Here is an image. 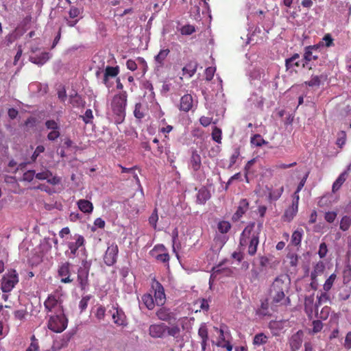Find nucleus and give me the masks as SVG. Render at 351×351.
I'll return each instance as SVG.
<instances>
[{
  "label": "nucleus",
  "mask_w": 351,
  "mask_h": 351,
  "mask_svg": "<svg viewBox=\"0 0 351 351\" xmlns=\"http://www.w3.org/2000/svg\"><path fill=\"white\" fill-rule=\"evenodd\" d=\"M85 239L82 235L74 234L66 237L62 244L67 247L64 254L69 259H74L79 255V252L84 249Z\"/></svg>",
  "instance_id": "nucleus-1"
},
{
  "label": "nucleus",
  "mask_w": 351,
  "mask_h": 351,
  "mask_svg": "<svg viewBox=\"0 0 351 351\" xmlns=\"http://www.w3.org/2000/svg\"><path fill=\"white\" fill-rule=\"evenodd\" d=\"M127 105V93L123 91L114 96L111 102V109L114 121L116 124L121 123L125 117V107Z\"/></svg>",
  "instance_id": "nucleus-2"
},
{
  "label": "nucleus",
  "mask_w": 351,
  "mask_h": 351,
  "mask_svg": "<svg viewBox=\"0 0 351 351\" xmlns=\"http://www.w3.org/2000/svg\"><path fill=\"white\" fill-rule=\"evenodd\" d=\"M288 278L280 276L276 278L270 289V295L274 303L285 304L289 299H285V291L288 289Z\"/></svg>",
  "instance_id": "nucleus-3"
},
{
  "label": "nucleus",
  "mask_w": 351,
  "mask_h": 351,
  "mask_svg": "<svg viewBox=\"0 0 351 351\" xmlns=\"http://www.w3.org/2000/svg\"><path fill=\"white\" fill-rule=\"evenodd\" d=\"M45 310L47 313L54 314L64 313L61 296L58 292L48 295L44 302Z\"/></svg>",
  "instance_id": "nucleus-4"
},
{
  "label": "nucleus",
  "mask_w": 351,
  "mask_h": 351,
  "mask_svg": "<svg viewBox=\"0 0 351 351\" xmlns=\"http://www.w3.org/2000/svg\"><path fill=\"white\" fill-rule=\"evenodd\" d=\"M67 326V319L64 313L51 315L48 322V328L55 332H61Z\"/></svg>",
  "instance_id": "nucleus-5"
},
{
  "label": "nucleus",
  "mask_w": 351,
  "mask_h": 351,
  "mask_svg": "<svg viewBox=\"0 0 351 351\" xmlns=\"http://www.w3.org/2000/svg\"><path fill=\"white\" fill-rule=\"evenodd\" d=\"M19 282V276L14 269L9 271L1 279V290L4 293L11 291Z\"/></svg>",
  "instance_id": "nucleus-6"
},
{
  "label": "nucleus",
  "mask_w": 351,
  "mask_h": 351,
  "mask_svg": "<svg viewBox=\"0 0 351 351\" xmlns=\"http://www.w3.org/2000/svg\"><path fill=\"white\" fill-rule=\"evenodd\" d=\"M108 313L111 314L112 320L116 325L122 327H125L128 325L126 315L117 304H113Z\"/></svg>",
  "instance_id": "nucleus-7"
},
{
  "label": "nucleus",
  "mask_w": 351,
  "mask_h": 351,
  "mask_svg": "<svg viewBox=\"0 0 351 351\" xmlns=\"http://www.w3.org/2000/svg\"><path fill=\"white\" fill-rule=\"evenodd\" d=\"M82 267L77 270V282L82 289H85L88 282V274L90 264L86 260L82 261Z\"/></svg>",
  "instance_id": "nucleus-8"
},
{
  "label": "nucleus",
  "mask_w": 351,
  "mask_h": 351,
  "mask_svg": "<svg viewBox=\"0 0 351 351\" xmlns=\"http://www.w3.org/2000/svg\"><path fill=\"white\" fill-rule=\"evenodd\" d=\"M58 277L62 283L68 284L73 281L71 278V263L69 262L62 263L58 267Z\"/></svg>",
  "instance_id": "nucleus-9"
},
{
  "label": "nucleus",
  "mask_w": 351,
  "mask_h": 351,
  "mask_svg": "<svg viewBox=\"0 0 351 351\" xmlns=\"http://www.w3.org/2000/svg\"><path fill=\"white\" fill-rule=\"evenodd\" d=\"M151 256L157 261L169 264V255L165 247L160 244L156 245L151 251Z\"/></svg>",
  "instance_id": "nucleus-10"
},
{
  "label": "nucleus",
  "mask_w": 351,
  "mask_h": 351,
  "mask_svg": "<svg viewBox=\"0 0 351 351\" xmlns=\"http://www.w3.org/2000/svg\"><path fill=\"white\" fill-rule=\"evenodd\" d=\"M119 252L118 246L115 243L108 245L104 256V263L108 265H112L116 261Z\"/></svg>",
  "instance_id": "nucleus-11"
},
{
  "label": "nucleus",
  "mask_w": 351,
  "mask_h": 351,
  "mask_svg": "<svg viewBox=\"0 0 351 351\" xmlns=\"http://www.w3.org/2000/svg\"><path fill=\"white\" fill-rule=\"evenodd\" d=\"M306 64L303 60H300L298 53H294L291 58L285 60V66L287 71H295V69L300 66L305 67Z\"/></svg>",
  "instance_id": "nucleus-12"
},
{
  "label": "nucleus",
  "mask_w": 351,
  "mask_h": 351,
  "mask_svg": "<svg viewBox=\"0 0 351 351\" xmlns=\"http://www.w3.org/2000/svg\"><path fill=\"white\" fill-rule=\"evenodd\" d=\"M45 127L50 130L47 134V139L51 141H56L60 136V125L54 120H48L45 122Z\"/></svg>",
  "instance_id": "nucleus-13"
},
{
  "label": "nucleus",
  "mask_w": 351,
  "mask_h": 351,
  "mask_svg": "<svg viewBox=\"0 0 351 351\" xmlns=\"http://www.w3.org/2000/svg\"><path fill=\"white\" fill-rule=\"evenodd\" d=\"M36 178L39 180H46L47 182L51 185H57L61 182V178L60 177L53 176L52 172L47 169L41 172L36 173Z\"/></svg>",
  "instance_id": "nucleus-14"
},
{
  "label": "nucleus",
  "mask_w": 351,
  "mask_h": 351,
  "mask_svg": "<svg viewBox=\"0 0 351 351\" xmlns=\"http://www.w3.org/2000/svg\"><path fill=\"white\" fill-rule=\"evenodd\" d=\"M167 325L163 323L150 325L149 334L153 338H165L166 337Z\"/></svg>",
  "instance_id": "nucleus-15"
},
{
  "label": "nucleus",
  "mask_w": 351,
  "mask_h": 351,
  "mask_svg": "<svg viewBox=\"0 0 351 351\" xmlns=\"http://www.w3.org/2000/svg\"><path fill=\"white\" fill-rule=\"evenodd\" d=\"M154 289V301L158 306H162L166 301V295L162 285L159 282H156L153 285Z\"/></svg>",
  "instance_id": "nucleus-16"
},
{
  "label": "nucleus",
  "mask_w": 351,
  "mask_h": 351,
  "mask_svg": "<svg viewBox=\"0 0 351 351\" xmlns=\"http://www.w3.org/2000/svg\"><path fill=\"white\" fill-rule=\"evenodd\" d=\"M169 53L170 51L169 49H160L158 53L154 57L155 70L156 71H160L164 67L165 60Z\"/></svg>",
  "instance_id": "nucleus-17"
},
{
  "label": "nucleus",
  "mask_w": 351,
  "mask_h": 351,
  "mask_svg": "<svg viewBox=\"0 0 351 351\" xmlns=\"http://www.w3.org/2000/svg\"><path fill=\"white\" fill-rule=\"evenodd\" d=\"M304 332L300 330L294 333L289 339V346L292 351L298 350L303 342Z\"/></svg>",
  "instance_id": "nucleus-18"
},
{
  "label": "nucleus",
  "mask_w": 351,
  "mask_h": 351,
  "mask_svg": "<svg viewBox=\"0 0 351 351\" xmlns=\"http://www.w3.org/2000/svg\"><path fill=\"white\" fill-rule=\"evenodd\" d=\"M195 105L193 97L190 94L183 95L180 99L179 109L184 112L192 110Z\"/></svg>",
  "instance_id": "nucleus-19"
},
{
  "label": "nucleus",
  "mask_w": 351,
  "mask_h": 351,
  "mask_svg": "<svg viewBox=\"0 0 351 351\" xmlns=\"http://www.w3.org/2000/svg\"><path fill=\"white\" fill-rule=\"evenodd\" d=\"M156 314L157 317L161 321L169 322L171 319H175L174 314L169 308L166 307L160 308L157 310Z\"/></svg>",
  "instance_id": "nucleus-20"
},
{
  "label": "nucleus",
  "mask_w": 351,
  "mask_h": 351,
  "mask_svg": "<svg viewBox=\"0 0 351 351\" xmlns=\"http://www.w3.org/2000/svg\"><path fill=\"white\" fill-rule=\"evenodd\" d=\"M231 273V270L228 268H224L221 267V265L219 264L216 267H213L212 269V273L210 277L209 283L211 284V282L215 280L219 274H223L224 276H229Z\"/></svg>",
  "instance_id": "nucleus-21"
},
{
  "label": "nucleus",
  "mask_w": 351,
  "mask_h": 351,
  "mask_svg": "<svg viewBox=\"0 0 351 351\" xmlns=\"http://www.w3.org/2000/svg\"><path fill=\"white\" fill-rule=\"evenodd\" d=\"M248 202L245 199H243L240 201L239 206L237 208V210L236 213L234 214L232 219L235 221L239 220L243 214L245 213V212L248 209Z\"/></svg>",
  "instance_id": "nucleus-22"
},
{
  "label": "nucleus",
  "mask_w": 351,
  "mask_h": 351,
  "mask_svg": "<svg viewBox=\"0 0 351 351\" xmlns=\"http://www.w3.org/2000/svg\"><path fill=\"white\" fill-rule=\"evenodd\" d=\"M119 73V68L118 66H107L106 68L104 74V79L103 82L104 84L107 86L110 87V86L108 84V78L110 77H116Z\"/></svg>",
  "instance_id": "nucleus-23"
},
{
  "label": "nucleus",
  "mask_w": 351,
  "mask_h": 351,
  "mask_svg": "<svg viewBox=\"0 0 351 351\" xmlns=\"http://www.w3.org/2000/svg\"><path fill=\"white\" fill-rule=\"evenodd\" d=\"M258 234L259 232H254L251 236L247 250L248 254L251 256L254 255L256 252L257 247L259 243Z\"/></svg>",
  "instance_id": "nucleus-24"
},
{
  "label": "nucleus",
  "mask_w": 351,
  "mask_h": 351,
  "mask_svg": "<svg viewBox=\"0 0 351 351\" xmlns=\"http://www.w3.org/2000/svg\"><path fill=\"white\" fill-rule=\"evenodd\" d=\"M210 193L206 187L201 188L197 193V203L204 204L210 198Z\"/></svg>",
  "instance_id": "nucleus-25"
},
{
  "label": "nucleus",
  "mask_w": 351,
  "mask_h": 351,
  "mask_svg": "<svg viewBox=\"0 0 351 351\" xmlns=\"http://www.w3.org/2000/svg\"><path fill=\"white\" fill-rule=\"evenodd\" d=\"M49 58L50 54L49 53L44 52L39 56H31L29 60L32 63L42 66L47 62Z\"/></svg>",
  "instance_id": "nucleus-26"
},
{
  "label": "nucleus",
  "mask_w": 351,
  "mask_h": 351,
  "mask_svg": "<svg viewBox=\"0 0 351 351\" xmlns=\"http://www.w3.org/2000/svg\"><path fill=\"white\" fill-rule=\"evenodd\" d=\"M79 209L84 213H90L93 210V204L86 199H80L77 202Z\"/></svg>",
  "instance_id": "nucleus-27"
},
{
  "label": "nucleus",
  "mask_w": 351,
  "mask_h": 351,
  "mask_svg": "<svg viewBox=\"0 0 351 351\" xmlns=\"http://www.w3.org/2000/svg\"><path fill=\"white\" fill-rule=\"evenodd\" d=\"M190 164H191L192 169L195 171H198L201 167V165H202L201 157L197 154V152L196 151H194L192 153Z\"/></svg>",
  "instance_id": "nucleus-28"
},
{
  "label": "nucleus",
  "mask_w": 351,
  "mask_h": 351,
  "mask_svg": "<svg viewBox=\"0 0 351 351\" xmlns=\"http://www.w3.org/2000/svg\"><path fill=\"white\" fill-rule=\"evenodd\" d=\"M325 269V264L322 261L317 262L313 267V270L311 271V278L312 280H315L317 277L321 275Z\"/></svg>",
  "instance_id": "nucleus-29"
},
{
  "label": "nucleus",
  "mask_w": 351,
  "mask_h": 351,
  "mask_svg": "<svg viewBox=\"0 0 351 351\" xmlns=\"http://www.w3.org/2000/svg\"><path fill=\"white\" fill-rule=\"evenodd\" d=\"M225 328V326H221L219 329L216 327L215 328V330L219 332V339L217 342L225 343L230 340V333L228 330H226Z\"/></svg>",
  "instance_id": "nucleus-30"
},
{
  "label": "nucleus",
  "mask_w": 351,
  "mask_h": 351,
  "mask_svg": "<svg viewBox=\"0 0 351 351\" xmlns=\"http://www.w3.org/2000/svg\"><path fill=\"white\" fill-rule=\"evenodd\" d=\"M347 179V171H343L334 182L332 187L333 193L337 192Z\"/></svg>",
  "instance_id": "nucleus-31"
},
{
  "label": "nucleus",
  "mask_w": 351,
  "mask_h": 351,
  "mask_svg": "<svg viewBox=\"0 0 351 351\" xmlns=\"http://www.w3.org/2000/svg\"><path fill=\"white\" fill-rule=\"evenodd\" d=\"M303 234L304 231L302 228H298L295 230L291 235V244L295 246L300 245Z\"/></svg>",
  "instance_id": "nucleus-32"
},
{
  "label": "nucleus",
  "mask_w": 351,
  "mask_h": 351,
  "mask_svg": "<svg viewBox=\"0 0 351 351\" xmlns=\"http://www.w3.org/2000/svg\"><path fill=\"white\" fill-rule=\"evenodd\" d=\"M142 303L149 310H152L155 306V301L152 297V295L149 293H146L142 295L141 297Z\"/></svg>",
  "instance_id": "nucleus-33"
},
{
  "label": "nucleus",
  "mask_w": 351,
  "mask_h": 351,
  "mask_svg": "<svg viewBox=\"0 0 351 351\" xmlns=\"http://www.w3.org/2000/svg\"><path fill=\"white\" fill-rule=\"evenodd\" d=\"M298 208L296 205V203H292V206L287 209L284 215V218L285 221H291L294 216L298 213Z\"/></svg>",
  "instance_id": "nucleus-34"
},
{
  "label": "nucleus",
  "mask_w": 351,
  "mask_h": 351,
  "mask_svg": "<svg viewBox=\"0 0 351 351\" xmlns=\"http://www.w3.org/2000/svg\"><path fill=\"white\" fill-rule=\"evenodd\" d=\"M196 69L197 64L195 62H190L182 69L183 75H188L191 77L194 75Z\"/></svg>",
  "instance_id": "nucleus-35"
},
{
  "label": "nucleus",
  "mask_w": 351,
  "mask_h": 351,
  "mask_svg": "<svg viewBox=\"0 0 351 351\" xmlns=\"http://www.w3.org/2000/svg\"><path fill=\"white\" fill-rule=\"evenodd\" d=\"M180 328L178 326L175 325L171 327H169L167 326L166 329V336L169 335L174 337L175 339H178L180 337Z\"/></svg>",
  "instance_id": "nucleus-36"
},
{
  "label": "nucleus",
  "mask_w": 351,
  "mask_h": 351,
  "mask_svg": "<svg viewBox=\"0 0 351 351\" xmlns=\"http://www.w3.org/2000/svg\"><path fill=\"white\" fill-rule=\"evenodd\" d=\"M351 226V217L348 215H344L339 223V228L342 231H347Z\"/></svg>",
  "instance_id": "nucleus-37"
},
{
  "label": "nucleus",
  "mask_w": 351,
  "mask_h": 351,
  "mask_svg": "<svg viewBox=\"0 0 351 351\" xmlns=\"http://www.w3.org/2000/svg\"><path fill=\"white\" fill-rule=\"evenodd\" d=\"M248 102L251 106H254L255 107H261L263 104V98L261 96H258L257 94H253L248 99Z\"/></svg>",
  "instance_id": "nucleus-38"
},
{
  "label": "nucleus",
  "mask_w": 351,
  "mask_h": 351,
  "mask_svg": "<svg viewBox=\"0 0 351 351\" xmlns=\"http://www.w3.org/2000/svg\"><path fill=\"white\" fill-rule=\"evenodd\" d=\"M267 341V337L263 332L256 334L253 340V343L255 346H261L266 343Z\"/></svg>",
  "instance_id": "nucleus-39"
},
{
  "label": "nucleus",
  "mask_w": 351,
  "mask_h": 351,
  "mask_svg": "<svg viewBox=\"0 0 351 351\" xmlns=\"http://www.w3.org/2000/svg\"><path fill=\"white\" fill-rule=\"evenodd\" d=\"M106 308L102 305H99L96 307L95 311V316L98 321L104 320L106 316Z\"/></svg>",
  "instance_id": "nucleus-40"
},
{
  "label": "nucleus",
  "mask_w": 351,
  "mask_h": 351,
  "mask_svg": "<svg viewBox=\"0 0 351 351\" xmlns=\"http://www.w3.org/2000/svg\"><path fill=\"white\" fill-rule=\"evenodd\" d=\"M322 45V47H330L335 45L334 39L332 38L330 34H326L322 40L319 42Z\"/></svg>",
  "instance_id": "nucleus-41"
},
{
  "label": "nucleus",
  "mask_w": 351,
  "mask_h": 351,
  "mask_svg": "<svg viewBox=\"0 0 351 351\" xmlns=\"http://www.w3.org/2000/svg\"><path fill=\"white\" fill-rule=\"evenodd\" d=\"M337 278V276L335 274H332L325 281V283L323 286L324 291H328L332 288L334 282Z\"/></svg>",
  "instance_id": "nucleus-42"
},
{
  "label": "nucleus",
  "mask_w": 351,
  "mask_h": 351,
  "mask_svg": "<svg viewBox=\"0 0 351 351\" xmlns=\"http://www.w3.org/2000/svg\"><path fill=\"white\" fill-rule=\"evenodd\" d=\"M148 221L150 226H152L154 230H156L157 222L158 221V215L156 208L154 210L153 213L149 217Z\"/></svg>",
  "instance_id": "nucleus-43"
},
{
  "label": "nucleus",
  "mask_w": 351,
  "mask_h": 351,
  "mask_svg": "<svg viewBox=\"0 0 351 351\" xmlns=\"http://www.w3.org/2000/svg\"><path fill=\"white\" fill-rule=\"evenodd\" d=\"M251 143L256 147H261L267 143L260 134H255L251 138Z\"/></svg>",
  "instance_id": "nucleus-44"
},
{
  "label": "nucleus",
  "mask_w": 351,
  "mask_h": 351,
  "mask_svg": "<svg viewBox=\"0 0 351 351\" xmlns=\"http://www.w3.org/2000/svg\"><path fill=\"white\" fill-rule=\"evenodd\" d=\"M317 302L316 303V306H317L318 305H321L323 303H326L330 300V295L328 293V291H321L320 295L317 296Z\"/></svg>",
  "instance_id": "nucleus-45"
},
{
  "label": "nucleus",
  "mask_w": 351,
  "mask_h": 351,
  "mask_svg": "<svg viewBox=\"0 0 351 351\" xmlns=\"http://www.w3.org/2000/svg\"><path fill=\"white\" fill-rule=\"evenodd\" d=\"M70 102L75 107L81 106L83 104V101L81 97L77 93H75L73 95H71Z\"/></svg>",
  "instance_id": "nucleus-46"
},
{
  "label": "nucleus",
  "mask_w": 351,
  "mask_h": 351,
  "mask_svg": "<svg viewBox=\"0 0 351 351\" xmlns=\"http://www.w3.org/2000/svg\"><path fill=\"white\" fill-rule=\"evenodd\" d=\"M198 335L202 340H208V329L205 324L200 326L198 330Z\"/></svg>",
  "instance_id": "nucleus-47"
},
{
  "label": "nucleus",
  "mask_w": 351,
  "mask_h": 351,
  "mask_svg": "<svg viewBox=\"0 0 351 351\" xmlns=\"http://www.w3.org/2000/svg\"><path fill=\"white\" fill-rule=\"evenodd\" d=\"M313 325V329L312 330L309 331V334H316L319 332H320L323 328V324L319 320H315L312 323Z\"/></svg>",
  "instance_id": "nucleus-48"
},
{
  "label": "nucleus",
  "mask_w": 351,
  "mask_h": 351,
  "mask_svg": "<svg viewBox=\"0 0 351 351\" xmlns=\"http://www.w3.org/2000/svg\"><path fill=\"white\" fill-rule=\"evenodd\" d=\"M318 58V56L316 54V53H313L311 51H305L304 50V60L305 62V64H307V62L311 61V60H315Z\"/></svg>",
  "instance_id": "nucleus-49"
},
{
  "label": "nucleus",
  "mask_w": 351,
  "mask_h": 351,
  "mask_svg": "<svg viewBox=\"0 0 351 351\" xmlns=\"http://www.w3.org/2000/svg\"><path fill=\"white\" fill-rule=\"evenodd\" d=\"M231 226L230 223L226 221H220L218 223V230L221 233H226L230 229Z\"/></svg>",
  "instance_id": "nucleus-50"
},
{
  "label": "nucleus",
  "mask_w": 351,
  "mask_h": 351,
  "mask_svg": "<svg viewBox=\"0 0 351 351\" xmlns=\"http://www.w3.org/2000/svg\"><path fill=\"white\" fill-rule=\"evenodd\" d=\"M346 141V134L343 131H341L337 134V145L341 147L345 145Z\"/></svg>",
  "instance_id": "nucleus-51"
},
{
  "label": "nucleus",
  "mask_w": 351,
  "mask_h": 351,
  "mask_svg": "<svg viewBox=\"0 0 351 351\" xmlns=\"http://www.w3.org/2000/svg\"><path fill=\"white\" fill-rule=\"evenodd\" d=\"M212 138L215 141L220 143L221 140V130L215 127L212 132Z\"/></svg>",
  "instance_id": "nucleus-52"
},
{
  "label": "nucleus",
  "mask_w": 351,
  "mask_h": 351,
  "mask_svg": "<svg viewBox=\"0 0 351 351\" xmlns=\"http://www.w3.org/2000/svg\"><path fill=\"white\" fill-rule=\"evenodd\" d=\"M328 252V247L326 243H321L319 246L318 255L321 258H324Z\"/></svg>",
  "instance_id": "nucleus-53"
},
{
  "label": "nucleus",
  "mask_w": 351,
  "mask_h": 351,
  "mask_svg": "<svg viewBox=\"0 0 351 351\" xmlns=\"http://www.w3.org/2000/svg\"><path fill=\"white\" fill-rule=\"evenodd\" d=\"M36 178V172L34 170H29L23 173V180L27 182H31L34 178Z\"/></svg>",
  "instance_id": "nucleus-54"
},
{
  "label": "nucleus",
  "mask_w": 351,
  "mask_h": 351,
  "mask_svg": "<svg viewBox=\"0 0 351 351\" xmlns=\"http://www.w3.org/2000/svg\"><path fill=\"white\" fill-rule=\"evenodd\" d=\"M90 295H86V296L82 297V298L81 299V300L80 301V303H79V308H80L81 311H84L87 308L88 303V301L90 300Z\"/></svg>",
  "instance_id": "nucleus-55"
},
{
  "label": "nucleus",
  "mask_w": 351,
  "mask_h": 351,
  "mask_svg": "<svg viewBox=\"0 0 351 351\" xmlns=\"http://www.w3.org/2000/svg\"><path fill=\"white\" fill-rule=\"evenodd\" d=\"M142 105L139 103L136 104L135 109L134 111V117L138 119H142L144 117V114L141 110Z\"/></svg>",
  "instance_id": "nucleus-56"
},
{
  "label": "nucleus",
  "mask_w": 351,
  "mask_h": 351,
  "mask_svg": "<svg viewBox=\"0 0 351 351\" xmlns=\"http://www.w3.org/2000/svg\"><path fill=\"white\" fill-rule=\"evenodd\" d=\"M195 32V27L193 25H184L181 29V33L183 35H191Z\"/></svg>",
  "instance_id": "nucleus-57"
},
{
  "label": "nucleus",
  "mask_w": 351,
  "mask_h": 351,
  "mask_svg": "<svg viewBox=\"0 0 351 351\" xmlns=\"http://www.w3.org/2000/svg\"><path fill=\"white\" fill-rule=\"evenodd\" d=\"M337 215V214L336 212H334V211L326 212L325 213L324 219L327 222L332 223L335 220Z\"/></svg>",
  "instance_id": "nucleus-58"
},
{
  "label": "nucleus",
  "mask_w": 351,
  "mask_h": 351,
  "mask_svg": "<svg viewBox=\"0 0 351 351\" xmlns=\"http://www.w3.org/2000/svg\"><path fill=\"white\" fill-rule=\"evenodd\" d=\"M82 120L86 123H88L93 119V112L90 109H87L83 116H82Z\"/></svg>",
  "instance_id": "nucleus-59"
},
{
  "label": "nucleus",
  "mask_w": 351,
  "mask_h": 351,
  "mask_svg": "<svg viewBox=\"0 0 351 351\" xmlns=\"http://www.w3.org/2000/svg\"><path fill=\"white\" fill-rule=\"evenodd\" d=\"M330 313V308L327 306H324L321 310L319 317L320 319L325 320L328 317Z\"/></svg>",
  "instance_id": "nucleus-60"
},
{
  "label": "nucleus",
  "mask_w": 351,
  "mask_h": 351,
  "mask_svg": "<svg viewBox=\"0 0 351 351\" xmlns=\"http://www.w3.org/2000/svg\"><path fill=\"white\" fill-rule=\"evenodd\" d=\"M45 147L43 145H38L35 151L34 152L32 156V161H35L38 156L43 152H45Z\"/></svg>",
  "instance_id": "nucleus-61"
},
{
  "label": "nucleus",
  "mask_w": 351,
  "mask_h": 351,
  "mask_svg": "<svg viewBox=\"0 0 351 351\" xmlns=\"http://www.w3.org/2000/svg\"><path fill=\"white\" fill-rule=\"evenodd\" d=\"M239 155H240V152H239V148H235L233 154H232V156H230V167H232L235 164Z\"/></svg>",
  "instance_id": "nucleus-62"
},
{
  "label": "nucleus",
  "mask_w": 351,
  "mask_h": 351,
  "mask_svg": "<svg viewBox=\"0 0 351 351\" xmlns=\"http://www.w3.org/2000/svg\"><path fill=\"white\" fill-rule=\"evenodd\" d=\"M167 148L164 147L162 145H157V149L154 152V156L158 158H161L164 153L167 154Z\"/></svg>",
  "instance_id": "nucleus-63"
},
{
  "label": "nucleus",
  "mask_w": 351,
  "mask_h": 351,
  "mask_svg": "<svg viewBox=\"0 0 351 351\" xmlns=\"http://www.w3.org/2000/svg\"><path fill=\"white\" fill-rule=\"evenodd\" d=\"M69 14L71 19H75L80 15V10L76 7H71Z\"/></svg>",
  "instance_id": "nucleus-64"
}]
</instances>
